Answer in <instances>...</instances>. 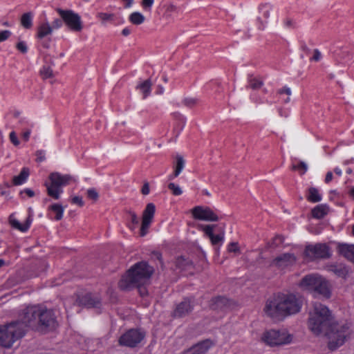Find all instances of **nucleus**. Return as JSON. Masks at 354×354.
Instances as JSON below:
<instances>
[{"instance_id": "obj_48", "label": "nucleus", "mask_w": 354, "mask_h": 354, "mask_svg": "<svg viewBox=\"0 0 354 354\" xmlns=\"http://www.w3.org/2000/svg\"><path fill=\"white\" fill-rule=\"evenodd\" d=\"M277 93L279 94V95H282L283 93L286 94L287 95H291V90H290V88L288 87V86H284L283 88H282L281 89H279Z\"/></svg>"}, {"instance_id": "obj_30", "label": "nucleus", "mask_w": 354, "mask_h": 354, "mask_svg": "<svg viewBox=\"0 0 354 354\" xmlns=\"http://www.w3.org/2000/svg\"><path fill=\"white\" fill-rule=\"evenodd\" d=\"M129 20L134 25H140L145 21V17L139 12H134L129 15Z\"/></svg>"}, {"instance_id": "obj_55", "label": "nucleus", "mask_w": 354, "mask_h": 354, "mask_svg": "<svg viewBox=\"0 0 354 354\" xmlns=\"http://www.w3.org/2000/svg\"><path fill=\"white\" fill-rule=\"evenodd\" d=\"M131 29H130L129 28H128V27L124 28L122 30V34L124 36H125V37H127V36L131 34Z\"/></svg>"}, {"instance_id": "obj_60", "label": "nucleus", "mask_w": 354, "mask_h": 354, "mask_svg": "<svg viewBox=\"0 0 354 354\" xmlns=\"http://www.w3.org/2000/svg\"><path fill=\"white\" fill-rule=\"evenodd\" d=\"M334 171L339 176H340L342 175V170L339 167L335 168Z\"/></svg>"}, {"instance_id": "obj_53", "label": "nucleus", "mask_w": 354, "mask_h": 354, "mask_svg": "<svg viewBox=\"0 0 354 354\" xmlns=\"http://www.w3.org/2000/svg\"><path fill=\"white\" fill-rule=\"evenodd\" d=\"M332 179H333V173L331 171H328L326 175L325 182L326 183H328L332 180Z\"/></svg>"}, {"instance_id": "obj_8", "label": "nucleus", "mask_w": 354, "mask_h": 354, "mask_svg": "<svg viewBox=\"0 0 354 354\" xmlns=\"http://www.w3.org/2000/svg\"><path fill=\"white\" fill-rule=\"evenodd\" d=\"M57 12L63 21L71 30L80 32L82 30V21L79 14L72 10L58 9Z\"/></svg>"}, {"instance_id": "obj_11", "label": "nucleus", "mask_w": 354, "mask_h": 354, "mask_svg": "<svg viewBox=\"0 0 354 354\" xmlns=\"http://www.w3.org/2000/svg\"><path fill=\"white\" fill-rule=\"evenodd\" d=\"M156 212V206L153 203H148L143 211L142 223L140 230V236H145L149 232V229L153 222Z\"/></svg>"}, {"instance_id": "obj_12", "label": "nucleus", "mask_w": 354, "mask_h": 354, "mask_svg": "<svg viewBox=\"0 0 354 354\" xmlns=\"http://www.w3.org/2000/svg\"><path fill=\"white\" fill-rule=\"evenodd\" d=\"M58 315L59 312L46 309V336L49 335L48 338H52L57 333L59 326Z\"/></svg>"}, {"instance_id": "obj_35", "label": "nucleus", "mask_w": 354, "mask_h": 354, "mask_svg": "<svg viewBox=\"0 0 354 354\" xmlns=\"http://www.w3.org/2000/svg\"><path fill=\"white\" fill-rule=\"evenodd\" d=\"M291 169L298 171L301 175L304 174L308 170V165L304 161H299L298 164H292Z\"/></svg>"}, {"instance_id": "obj_6", "label": "nucleus", "mask_w": 354, "mask_h": 354, "mask_svg": "<svg viewBox=\"0 0 354 354\" xmlns=\"http://www.w3.org/2000/svg\"><path fill=\"white\" fill-rule=\"evenodd\" d=\"M50 184L47 187L48 195L54 200H59L63 193V187L73 179L70 175L53 173L49 176Z\"/></svg>"}, {"instance_id": "obj_40", "label": "nucleus", "mask_w": 354, "mask_h": 354, "mask_svg": "<svg viewBox=\"0 0 354 354\" xmlns=\"http://www.w3.org/2000/svg\"><path fill=\"white\" fill-rule=\"evenodd\" d=\"M16 48L22 53H26L28 51V47L24 41H19L17 44Z\"/></svg>"}, {"instance_id": "obj_21", "label": "nucleus", "mask_w": 354, "mask_h": 354, "mask_svg": "<svg viewBox=\"0 0 354 354\" xmlns=\"http://www.w3.org/2000/svg\"><path fill=\"white\" fill-rule=\"evenodd\" d=\"M272 10V7L271 5L268 3L263 4L260 6L259 12L262 15L264 21L261 19V17H259L257 20L259 22L258 28L260 30H263L266 27V24H267V19L270 17V12Z\"/></svg>"}, {"instance_id": "obj_39", "label": "nucleus", "mask_w": 354, "mask_h": 354, "mask_svg": "<svg viewBox=\"0 0 354 354\" xmlns=\"http://www.w3.org/2000/svg\"><path fill=\"white\" fill-rule=\"evenodd\" d=\"M87 196L90 199H92L93 201H96L98 198V193L93 188L88 189L87 190Z\"/></svg>"}, {"instance_id": "obj_63", "label": "nucleus", "mask_w": 354, "mask_h": 354, "mask_svg": "<svg viewBox=\"0 0 354 354\" xmlns=\"http://www.w3.org/2000/svg\"><path fill=\"white\" fill-rule=\"evenodd\" d=\"M5 264V261L0 259V268L2 267Z\"/></svg>"}, {"instance_id": "obj_41", "label": "nucleus", "mask_w": 354, "mask_h": 354, "mask_svg": "<svg viewBox=\"0 0 354 354\" xmlns=\"http://www.w3.org/2000/svg\"><path fill=\"white\" fill-rule=\"evenodd\" d=\"M12 33L8 30H1L0 31V42L4 41L8 39Z\"/></svg>"}, {"instance_id": "obj_20", "label": "nucleus", "mask_w": 354, "mask_h": 354, "mask_svg": "<svg viewBox=\"0 0 354 354\" xmlns=\"http://www.w3.org/2000/svg\"><path fill=\"white\" fill-rule=\"evenodd\" d=\"M296 258L292 254L285 253L277 257L272 261V265L279 268H284L294 263Z\"/></svg>"}, {"instance_id": "obj_4", "label": "nucleus", "mask_w": 354, "mask_h": 354, "mask_svg": "<svg viewBox=\"0 0 354 354\" xmlns=\"http://www.w3.org/2000/svg\"><path fill=\"white\" fill-rule=\"evenodd\" d=\"M44 308L40 305L28 306L20 314L19 319L17 322H20L25 330L26 328L35 330H42L44 325Z\"/></svg>"}, {"instance_id": "obj_31", "label": "nucleus", "mask_w": 354, "mask_h": 354, "mask_svg": "<svg viewBox=\"0 0 354 354\" xmlns=\"http://www.w3.org/2000/svg\"><path fill=\"white\" fill-rule=\"evenodd\" d=\"M329 270L341 277H345L347 274V270L345 267L342 266L331 265L329 267Z\"/></svg>"}, {"instance_id": "obj_59", "label": "nucleus", "mask_w": 354, "mask_h": 354, "mask_svg": "<svg viewBox=\"0 0 354 354\" xmlns=\"http://www.w3.org/2000/svg\"><path fill=\"white\" fill-rule=\"evenodd\" d=\"M179 175H176L175 174V170H174V172L168 176V179L169 180H174L175 178H176Z\"/></svg>"}, {"instance_id": "obj_9", "label": "nucleus", "mask_w": 354, "mask_h": 354, "mask_svg": "<svg viewBox=\"0 0 354 354\" xmlns=\"http://www.w3.org/2000/svg\"><path fill=\"white\" fill-rule=\"evenodd\" d=\"M145 337V333L140 330L129 329L120 337L118 344L120 346L134 348L142 342Z\"/></svg>"}, {"instance_id": "obj_18", "label": "nucleus", "mask_w": 354, "mask_h": 354, "mask_svg": "<svg viewBox=\"0 0 354 354\" xmlns=\"http://www.w3.org/2000/svg\"><path fill=\"white\" fill-rule=\"evenodd\" d=\"M312 293L315 295H321L326 299L330 298L331 296V290L328 281L322 277L319 283Z\"/></svg>"}, {"instance_id": "obj_3", "label": "nucleus", "mask_w": 354, "mask_h": 354, "mask_svg": "<svg viewBox=\"0 0 354 354\" xmlns=\"http://www.w3.org/2000/svg\"><path fill=\"white\" fill-rule=\"evenodd\" d=\"M153 272L152 267L145 261L136 263L127 273L122 276L118 283L121 290H126L137 287L140 295L143 297L147 294V290L143 286L149 279Z\"/></svg>"}, {"instance_id": "obj_62", "label": "nucleus", "mask_w": 354, "mask_h": 354, "mask_svg": "<svg viewBox=\"0 0 354 354\" xmlns=\"http://www.w3.org/2000/svg\"><path fill=\"white\" fill-rule=\"evenodd\" d=\"M285 24L286 26H290L291 25V21L289 20V19H287L286 21H285Z\"/></svg>"}, {"instance_id": "obj_61", "label": "nucleus", "mask_w": 354, "mask_h": 354, "mask_svg": "<svg viewBox=\"0 0 354 354\" xmlns=\"http://www.w3.org/2000/svg\"><path fill=\"white\" fill-rule=\"evenodd\" d=\"M29 136H30L29 131H26V132L24 133V134H23V137H24V140L26 141L28 140Z\"/></svg>"}, {"instance_id": "obj_16", "label": "nucleus", "mask_w": 354, "mask_h": 354, "mask_svg": "<svg viewBox=\"0 0 354 354\" xmlns=\"http://www.w3.org/2000/svg\"><path fill=\"white\" fill-rule=\"evenodd\" d=\"M193 309V302L189 299H185L177 305L173 315L174 317H183L187 315Z\"/></svg>"}, {"instance_id": "obj_51", "label": "nucleus", "mask_w": 354, "mask_h": 354, "mask_svg": "<svg viewBox=\"0 0 354 354\" xmlns=\"http://www.w3.org/2000/svg\"><path fill=\"white\" fill-rule=\"evenodd\" d=\"M142 194L144 195H147L149 193V185L148 183H145L142 187Z\"/></svg>"}, {"instance_id": "obj_14", "label": "nucleus", "mask_w": 354, "mask_h": 354, "mask_svg": "<svg viewBox=\"0 0 354 354\" xmlns=\"http://www.w3.org/2000/svg\"><path fill=\"white\" fill-rule=\"evenodd\" d=\"M322 276L317 274H310L305 276L300 281L299 286L310 292H313L319 283Z\"/></svg>"}, {"instance_id": "obj_22", "label": "nucleus", "mask_w": 354, "mask_h": 354, "mask_svg": "<svg viewBox=\"0 0 354 354\" xmlns=\"http://www.w3.org/2000/svg\"><path fill=\"white\" fill-rule=\"evenodd\" d=\"M338 252L354 263V245L339 243L337 247Z\"/></svg>"}, {"instance_id": "obj_29", "label": "nucleus", "mask_w": 354, "mask_h": 354, "mask_svg": "<svg viewBox=\"0 0 354 354\" xmlns=\"http://www.w3.org/2000/svg\"><path fill=\"white\" fill-rule=\"evenodd\" d=\"M228 299L224 297H217L212 299L211 308L213 309L223 308L228 304Z\"/></svg>"}, {"instance_id": "obj_26", "label": "nucleus", "mask_w": 354, "mask_h": 354, "mask_svg": "<svg viewBox=\"0 0 354 354\" xmlns=\"http://www.w3.org/2000/svg\"><path fill=\"white\" fill-rule=\"evenodd\" d=\"M328 212V207L326 205L321 204L312 209V215L316 218H324Z\"/></svg>"}, {"instance_id": "obj_38", "label": "nucleus", "mask_w": 354, "mask_h": 354, "mask_svg": "<svg viewBox=\"0 0 354 354\" xmlns=\"http://www.w3.org/2000/svg\"><path fill=\"white\" fill-rule=\"evenodd\" d=\"M154 0H142L141 6L146 11H150L153 5Z\"/></svg>"}, {"instance_id": "obj_52", "label": "nucleus", "mask_w": 354, "mask_h": 354, "mask_svg": "<svg viewBox=\"0 0 354 354\" xmlns=\"http://www.w3.org/2000/svg\"><path fill=\"white\" fill-rule=\"evenodd\" d=\"M44 37V24L40 25L38 31V37L43 38Z\"/></svg>"}, {"instance_id": "obj_10", "label": "nucleus", "mask_w": 354, "mask_h": 354, "mask_svg": "<svg viewBox=\"0 0 354 354\" xmlns=\"http://www.w3.org/2000/svg\"><path fill=\"white\" fill-rule=\"evenodd\" d=\"M305 254L310 259H328L331 257V250L326 243L308 245L305 248Z\"/></svg>"}, {"instance_id": "obj_24", "label": "nucleus", "mask_w": 354, "mask_h": 354, "mask_svg": "<svg viewBox=\"0 0 354 354\" xmlns=\"http://www.w3.org/2000/svg\"><path fill=\"white\" fill-rule=\"evenodd\" d=\"M9 222L12 227L17 229L22 232H26L30 225V216L27 218L24 223H21L17 219L13 217V215H10L9 217Z\"/></svg>"}, {"instance_id": "obj_47", "label": "nucleus", "mask_w": 354, "mask_h": 354, "mask_svg": "<svg viewBox=\"0 0 354 354\" xmlns=\"http://www.w3.org/2000/svg\"><path fill=\"white\" fill-rule=\"evenodd\" d=\"M71 202L74 204H77L79 206L82 207L84 205V202L82 198L80 196H74L71 199Z\"/></svg>"}, {"instance_id": "obj_54", "label": "nucleus", "mask_w": 354, "mask_h": 354, "mask_svg": "<svg viewBox=\"0 0 354 354\" xmlns=\"http://www.w3.org/2000/svg\"><path fill=\"white\" fill-rule=\"evenodd\" d=\"M37 158L36 161L37 162H41L43 161V156H42V152L41 151H37L36 153Z\"/></svg>"}, {"instance_id": "obj_37", "label": "nucleus", "mask_w": 354, "mask_h": 354, "mask_svg": "<svg viewBox=\"0 0 354 354\" xmlns=\"http://www.w3.org/2000/svg\"><path fill=\"white\" fill-rule=\"evenodd\" d=\"M169 189L172 192V194L175 196H180L182 194L183 191L179 185H176L174 183H170L168 185Z\"/></svg>"}, {"instance_id": "obj_27", "label": "nucleus", "mask_w": 354, "mask_h": 354, "mask_svg": "<svg viewBox=\"0 0 354 354\" xmlns=\"http://www.w3.org/2000/svg\"><path fill=\"white\" fill-rule=\"evenodd\" d=\"M151 82L150 80H146L136 86V88L143 94V98H146L151 93Z\"/></svg>"}, {"instance_id": "obj_44", "label": "nucleus", "mask_w": 354, "mask_h": 354, "mask_svg": "<svg viewBox=\"0 0 354 354\" xmlns=\"http://www.w3.org/2000/svg\"><path fill=\"white\" fill-rule=\"evenodd\" d=\"M322 58V53L318 49L314 50L313 56L310 58L311 61L319 62Z\"/></svg>"}, {"instance_id": "obj_45", "label": "nucleus", "mask_w": 354, "mask_h": 354, "mask_svg": "<svg viewBox=\"0 0 354 354\" xmlns=\"http://www.w3.org/2000/svg\"><path fill=\"white\" fill-rule=\"evenodd\" d=\"M129 216L131 223L134 225H138L139 223V219L136 214L133 212H130Z\"/></svg>"}, {"instance_id": "obj_13", "label": "nucleus", "mask_w": 354, "mask_h": 354, "mask_svg": "<svg viewBox=\"0 0 354 354\" xmlns=\"http://www.w3.org/2000/svg\"><path fill=\"white\" fill-rule=\"evenodd\" d=\"M192 216L195 219L205 221H217L219 220L217 214L209 207L196 206L192 210Z\"/></svg>"}, {"instance_id": "obj_34", "label": "nucleus", "mask_w": 354, "mask_h": 354, "mask_svg": "<svg viewBox=\"0 0 354 354\" xmlns=\"http://www.w3.org/2000/svg\"><path fill=\"white\" fill-rule=\"evenodd\" d=\"M263 85V82L259 78L255 77H250L248 80V87L253 90H257L261 88Z\"/></svg>"}, {"instance_id": "obj_5", "label": "nucleus", "mask_w": 354, "mask_h": 354, "mask_svg": "<svg viewBox=\"0 0 354 354\" xmlns=\"http://www.w3.org/2000/svg\"><path fill=\"white\" fill-rule=\"evenodd\" d=\"M26 330L21 326L20 322H12L0 327V346L10 348L13 343L21 338Z\"/></svg>"}, {"instance_id": "obj_57", "label": "nucleus", "mask_w": 354, "mask_h": 354, "mask_svg": "<svg viewBox=\"0 0 354 354\" xmlns=\"http://www.w3.org/2000/svg\"><path fill=\"white\" fill-rule=\"evenodd\" d=\"M45 74H46V79L48 77H50L51 76H53V71L50 68H47V69L46 68Z\"/></svg>"}, {"instance_id": "obj_43", "label": "nucleus", "mask_w": 354, "mask_h": 354, "mask_svg": "<svg viewBox=\"0 0 354 354\" xmlns=\"http://www.w3.org/2000/svg\"><path fill=\"white\" fill-rule=\"evenodd\" d=\"M26 194L28 197L31 198L35 196V192L33 190L29 188H26L24 190L21 191L19 194L21 196L22 198H24L23 195Z\"/></svg>"}, {"instance_id": "obj_15", "label": "nucleus", "mask_w": 354, "mask_h": 354, "mask_svg": "<svg viewBox=\"0 0 354 354\" xmlns=\"http://www.w3.org/2000/svg\"><path fill=\"white\" fill-rule=\"evenodd\" d=\"M215 225H201L199 229L204 232L205 234L208 236L211 243L214 245L222 243L224 240V233L219 234H214V228Z\"/></svg>"}, {"instance_id": "obj_2", "label": "nucleus", "mask_w": 354, "mask_h": 354, "mask_svg": "<svg viewBox=\"0 0 354 354\" xmlns=\"http://www.w3.org/2000/svg\"><path fill=\"white\" fill-rule=\"evenodd\" d=\"M302 298L293 293H277L269 298L265 304V313L274 319H282L300 312Z\"/></svg>"}, {"instance_id": "obj_19", "label": "nucleus", "mask_w": 354, "mask_h": 354, "mask_svg": "<svg viewBox=\"0 0 354 354\" xmlns=\"http://www.w3.org/2000/svg\"><path fill=\"white\" fill-rule=\"evenodd\" d=\"M80 303L87 308H98L101 304V299L97 295L87 293L80 299Z\"/></svg>"}, {"instance_id": "obj_17", "label": "nucleus", "mask_w": 354, "mask_h": 354, "mask_svg": "<svg viewBox=\"0 0 354 354\" xmlns=\"http://www.w3.org/2000/svg\"><path fill=\"white\" fill-rule=\"evenodd\" d=\"M212 346V342L209 339H205L185 350L182 354H205Z\"/></svg>"}, {"instance_id": "obj_28", "label": "nucleus", "mask_w": 354, "mask_h": 354, "mask_svg": "<svg viewBox=\"0 0 354 354\" xmlns=\"http://www.w3.org/2000/svg\"><path fill=\"white\" fill-rule=\"evenodd\" d=\"M307 200L311 203H317L322 201V196L318 189L315 187H310L306 196Z\"/></svg>"}, {"instance_id": "obj_64", "label": "nucleus", "mask_w": 354, "mask_h": 354, "mask_svg": "<svg viewBox=\"0 0 354 354\" xmlns=\"http://www.w3.org/2000/svg\"><path fill=\"white\" fill-rule=\"evenodd\" d=\"M351 234L353 236H354V224L352 225V232H351Z\"/></svg>"}, {"instance_id": "obj_1", "label": "nucleus", "mask_w": 354, "mask_h": 354, "mask_svg": "<svg viewBox=\"0 0 354 354\" xmlns=\"http://www.w3.org/2000/svg\"><path fill=\"white\" fill-rule=\"evenodd\" d=\"M332 315L328 308L319 302L313 304L309 313L308 325L315 335L325 334L328 339V347L335 351L350 338L352 330L348 323H333Z\"/></svg>"}, {"instance_id": "obj_46", "label": "nucleus", "mask_w": 354, "mask_h": 354, "mask_svg": "<svg viewBox=\"0 0 354 354\" xmlns=\"http://www.w3.org/2000/svg\"><path fill=\"white\" fill-rule=\"evenodd\" d=\"M239 250L238 243L235 242L230 243L228 245V251L230 252H236Z\"/></svg>"}, {"instance_id": "obj_36", "label": "nucleus", "mask_w": 354, "mask_h": 354, "mask_svg": "<svg viewBox=\"0 0 354 354\" xmlns=\"http://www.w3.org/2000/svg\"><path fill=\"white\" fill-rule=\"evenodd\" d=\"M97 18L101 21L102 24L107 21H113L114 19V14L106 12H98L96 15Z\"/></svg>"}, {"instance_id": "obj_42", "label": "nucleus", "mask_w": 354, "mask_h": 354, "mask_svg": "<svg viewBox=\"0 0 354 354\" xmlns=\"http://www.w3.org/2000/svg\"><path fill=\"white\" fill-rule=\"evenodd\" d=\"M9 137H10V140L11 142L15 146H18L19 145V139H18L15 131L10 132Z\"/></svg>"}, {"instance_id": "obj_50", "label": "nucleus", "mask_w": 354, "mask_h": 354, "mask_svg": "<svg viewBox=\"0 0 354 354\" xmlns=\"http://www.w3.org/2000/svg\"><path fill=\"white\" fill-rule=\"evenodd\" d=\"M283 241V239L280 235H277L273 239V244L275 245H278L282 243Z\"/></svg>"}, {"instance_id": "obj_33", "label": "nucleus", "mask_w": 354, "mask_h": 354, "mask_svg": "<svg viewBox=\"0 0 354 354\" xmlns=\"http://www.w3.org/2000/svg\"><path fill=\"white\" fill-rule=\"evenodd\" d=\"M21 26L26 28L29 29L32 27V15L30 12L24 13L21 18Z\"/></svg>"}, {"instance_id": "obj_49", "label": "nucleus", "mask_w": 354, "mask_h": 354, "mask_svg": "<svg viewBox=\"0 0 354 354\" xmlns=\"http://www.w3.org/2000/svg\"><path fill=\"white\" fill-rule=\"evenodd\" d=\"M184 104L188 106H192L196 104V100L194 98H186L184 100Z\"/></svg>"}, {"instance_id": "obj_23", "label": "nucleus", "mask_w": 354, "mask_h": 354, "mask_svg": "<svg viewBox=\"0 0 354 354\" xmlns=\"http://www.w3.org/2000/svg\"><path fill=\"white\" fill-rule=\"evenodd\" d=\"M49 216L55 221H59L62 218L64 207L59 203H54L48 207Z\"/></svg>"}, {"instance_id": "obj_56", "label": "nucleus", "mask_w": 354, "mask_h": 354, "mask_svg": "<svg viewBox=\"0 0 354 354\" xmlns=\"http://www.w3.org/2000/svg\"><path fill=\"white\" fill-rule=\"evenodd\" d=\"M125 3V8H130L133 3V0H121Z\"/></svg>"}, {"instance_id": "obj_7", "label": "nucleus", "mask_w": 354, "mask_h": 354, "mask_svg": "<svg viewBox=\"0 0 354 354\" xmlns=\"http://www.w3.org/2000/svg\"><path fill=\"white\" fill-rule=\"evenodd\" d=\"M261 340L270 346L289 344L292 341V335L286 330H268L261 336Z\"/></svg>"}, {"instance_id": "obj_58", "label": "nucleus", "mask_w": 354, "mask_h": 354, "mask_svg": "<svg viewBox=\"0 0 354 354\" xmlns=\"http://www.w3.org/2000/svg\"><path fill=\"white\" fill-rule=\"evenodd\" d=\"M51 32H52L51 27L49 25H47L46 24V36L48 35V34H50Z\"/></svg>"}, {"instance_id": "obj_32", "label": "nucleus", "mask_w": 354, "mask_h": 354, "mask_svg": "<svg viewBox=\"0 0 354 354\" xmlns=\"http://www.w3.org/2000/svg\"><path fill=\"white\" fill-rule=\"evenodd\" d=\"M175 174L179 175L185 167V160L180 155H177L176 157V163L174 166Z\"/></svg>"}, {"instance_id": "obj_25", "label": "nucleus", "mask_w": 354, "mask_h": 354, "mask_svg": "<svg viewBox=\"0 0 354 354\" xmlns=\"http://www.w3.org/2000/svg\"><path fill=\"white\" fill-rule=\"evenodd\" d=\"M30 174L29 169L24 167L20 171L19 174L14 176L12 183L15 185H20L24 184L28 179Z\"/></svg>"}]
</instances>
